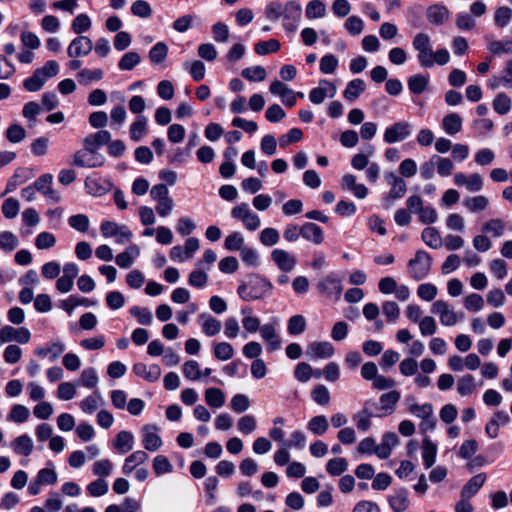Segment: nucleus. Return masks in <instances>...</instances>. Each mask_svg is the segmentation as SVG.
Wrapping results in <instances>:
<instances>
[{"label":"nucleus","mask_w":512,"mask_h":512,"mask_svg":"<svg viewBox=\"0 0 512 512\" xmlns=\"http://www.w3.org/2000/svg\"><path fill=\"white\" fill-rule=\"evenodd\" d=\"M272 289L273 285L268 279L258 274H249L240 282L237 293L243 301L249 302L262 299Z\"/></svg>","instance_id":"obj_1"},{"label":"nucleus","mask_w":512,"mask_h":512,"mask_svg":"<svg viewBox=\"0 0 512 512\" xmlns=\"http://www.w3.org/2000/svg\"><path fill=\"white\" fill-rule=\"evenodd\" d=\"M59 72V64L55 60H49L41 68L34 71L33 75L24 80L23 86L27 91H39L45 82Z\"/></svg>","instance_id":"obj_2"},{"label":"nucleus","mask_w":512,"mask_h":512,"mask_svg":"<svg viewBox=\"0 0 512 512\" xmlns=\"http://www.w3.org/2000/svg\"><path fill=\"white\" fill-rule=\"evenodd\" d=\"M432 267V257L424 250H418L408 261L409 275L415 281L425 279Z\"/></svg>","instance_id":"obj_3"},{"label":"nucleus","mask_w":512,"mask_h":512,"mask_svg":"<svg viewBox=\"0 0 512 512\" xmlns=\"http://www.w3.org/2000/svg\"><path fill=\"white\" fill-rule=\"evenodd\" d=\"M414 49L418 52L417 58L422 67H433L432 48L430 37L426 33H418L412 42Z\"/></svg>","instance_id":"obj_4"},{"label":"nucleus","mask_w":512,"mask_h":512,"mask_svg":"<svg viewBox=\"0 0 512 512\" xmlns=\"http://www.w3.org/2000/svg\"><path fill=\"white\" fill-rule=\"evenodd\" d=\"M413 126L407 121H398L385 129L383 139L388 144L401 142L412 134Z\"/></svg>","instance_id":"obj_5"},{"label":"nucleus","mask_w":512,"mask_h":512,"mask_svg":"<svg viewBox=\"0 0 512 512\" xmlns=\"http://www.w3.org/2000/svg\"><path fill=\"white\" fill-rule=\"evenodd\" d=\"M302 8L300 4L294 0L288 1L283 8V27L286 31L294 32L298 28L301 20Z\"/></svg>","instance_id":"obj_6"},{"label":"nucleus","mask_w":512,"mask_h":512,"mask_svg":"<svg viewBox=\"0 0 512 512\" xmlns=\"http://www.w3.org/2000/svg\"><path fill=\"white\" fill-rule=\"evenodd\" d=\"M231 216L243 222L246 229L255 231L260 227V218L257 214L253 213L247 203H241L231 210Z\"/></svg>","instance_id":"obj_7"},{"label":"nucleus","mask_w":512,"mask_h":512,"mask_svg":"<svg viewBox=\"0 0 512 512\" xmlns=\"http://www.w3.org/2000/svg\"><path fill=\"white\" fill-rule=\"evenodd\" d=\"M105 158L97 151L80 149L74 154L73 164L78 167L96 168L104 164Z\"/></svg>","instance_id":"obj_8"},{"label":"nucleus","mask_w":512,"mask_h":512,"mask_svg":"<svg viewBox=\"0 0 512 512\" xmlns=\"http://www.w3.org/2000/svg\"><path fill=\"white\" fill-rule=\"evenodd\" d=\"M30 338L31 334L29 330L24 327L14 328L7 325L0 330V344L11 341L26 344L29 342Z\"/></svg>","instance_id":"obj_9"},{"label":"nucleus","mask_w":512,"mask_h":512,"mask_svg":"<svg viewBox=\"0 0 512 512\" xmlns=\"http://www.w3.org/2000/svg\"><path fill=\"white\" fill-rule=\"evenodd\" d=\"M431 312L437 314L443 326L455 325V311L451 305L444 300H437L431 306Z\"/></svg>","instance_id":"obj_10"},{"label":"nucleus","mask_w":512,"mask_h":512,"mask_svg":"<svg viewBox=\"0 0 512 512\" xmlns=\"http://www.w3.org/2000/svg\"><path fill=\"white\" fill-rule=\"evenodd\" d=\"M53 176L49 173L41 175L35 182V188L43 194L49 201L58 203L61 201L59 192L52 188Z\"/></svg>","instance_id":"obj_11"},{"label":"nucleus","mask_w":512,"mask_h":512,"mask_svg":"<svg viewBox=\"0 0 512 512\" xmlns=\"http://www.w3.org/2000/svg\"><path fill=\"white\" fill-rule=\"evenodd\" d=\"M93 49V43L87 36L79 35L74 38L67 48V54L71 58L88 55Z\"/></svg>","instance_id":"obj_12"},{"label":"nucleus","mask_w":512,"mask_h":512,"mask_svg":"<svg viewBox=\"0 0 512 512\" xmlns=\"http://www.w3.org/2000/svg\"><path fill=\"white\" fill-rule=\"evenodd\" d=\"M334 347L328 341H314L307 345L306 355L310 359H327L333 356Z\"/></svg>","instance_id":"obj_13"},{"label":"nucleus","mask_w":512,"mask_h":512,"mask_svg":"<svg viewBox=\"0 0 512 512\" xmlns=\"http://www.w3.org/2000/svg\"><path fill=\"white\" fill-rule=\"evenodd\" d=\"M375 404L373 399H368L365 401L362 410L353 415V420L359 430L367 431L371 426L370 419L372 417H378L377 414L372 411V407Z\"/></svg>","instance_id":"obj_14"},{"label":"nucleus","mask_w":512,"mask_h":512,"mask_svg":"<svg viewBox=\"0 0 512 512\" xmlns=\"http://www.w3.org/2000/svg\"><path fill=\"white\" fill-rule=\"evenodd\" d=\"M157 431L158 427L153 424L145 425L142 428V444L147 451L155 452L162 446L163 442Z\"/></svg>","instance_id":"obj_15"},{"label":"nucleus","mask_w":512,"mask_h":512,"mask_svg":"<svg viewBox=\"0 0 512 512\" xmlns=\"http://www.w3.org/2000/svg\"><path fill=\"white\" fill-rule=\"evenodd\" d=\"M400 392L391 390L380 396V406L378 408L379 413H376L378 417L392 414L396 410L398 401L400 400Z\"/></svg>","instance_id":"obj_16"},{"label":"nucleus","mask_w":512,"mask_h":512,"mask_svg":"<svg viewBox=\"0 0 512 512\" xmlns=\"http://www.w3.org/2000/svg\"><path fill=\"white\" fill-rule=\"evenodd\" d=\"M271 259L283 272H290L296 266V258L283 249H274L271 252Z\"/></svg>","instance_id":"obj_17"},{"label":"nucleus","mask_w":512,"mask_h":512,"mask_svg":"<svg viewBox=\"0 0 512 512\" xmlns=\"http://www.w3.org/2000/svg\"><path fill=\"white\" fill-rule=\"evenodd\" d=\"M385 179L391 186L387 199L395 200L402 198L405 195L407 186L401 177L397 176L394 172H387L385 174Z\"/></svg>","instance_id":"obj_18"},{"label":"nucleus","mask_w":512,"mask_h":512,"mask_svg":"<svg viewBox=\"0 0 512 512\" xmlns=\"http://www.w3.org/2000/svg\"><path fill=\"white\" fill-rule=\"evenodd\" d=\"M269 90L272 94L278 95L281 97L282 102L288 106L293 107L296 103V95L288 88L285 84H283L279 80H274L269 87Z\"/></svg>","instance_id":"obj_19"},{"label":"nucleus","mask_w":512,"mask_h":512,"mask_svg":"<svg viewBox=\"0 0 512 512\" xmlns=\"http://www.w3.org/2000/svg\"><path fill=\"white\" fill-rule=\"evenodd\" d=\"M300 235L307 241L320 245L324 241V233L320 226L313 222L304 223L299 229Z\"/></svg>","instance_id":"obj_20"},{"label":"nucleus","mask_w":512,"mask_h":512,"mask_svg":"<svg viewBox=\"0 0 512 512\" xmlns=\"http://www.w3.org/2000/svg\"><path fill=\"white\" fill-rule=\"evenodd\" d=\"M111 140V134L107 130H100L94 134L88 135L84 141V147L82 149L89 151H97V149L104 145L108 144Z\"/></svg>","instance_id":"obj_21"},{"label":"nucleus","mask_w":512,"mask_h":512,"mask_svg":"<svg viewBox=\"0 0 512 512\" xmlns=\"http://www.w3.org/2000/svg\"><path fill=\"white\" fill-rule=\"evenodd\" d=\"M64 350L65 346L61 341H54L48 343L46 346L37 347L34 353L40 358L49 357V360L54 362L59 358Z\"/></svg>","instance_id":"obj_22"},{"label":"nucleus","mask_w":512,"mask_h":512,"mask_svg":"<svg viewBox=\"0 0 512 512\" xmlns=\"http://www.w3.org/2000/svg\"><path fill=\"white\" fill-rule=\"evenodd\" d=\"M133 372L148 382H155L161 376V369L157 364L147 366L145 363L138 362L134 364Z\"/></svg>","instance_id":"obj_23"},{"label":"nucleus","mask_w":512,"mask_h":512,"mask_svg":"<svg viewBox=\"0 0 512 512\" xmlns=\"http://www.w3.org/2000/svg\"><path fill=\"white\" fill-rule=\"evenodd\" d=\"M426 17L431 24L441 25L449 17V10L440 4H434L427 8Z\"/></svg>","instance_id":"obj_24"},{"label":"nucleus","mask_w":512,"mask_h":512,"mask_svg":"<svg viewBox=\"0 0 512 512\" xmlns=\"http://www.w3.org/2000/svg\"><path fill=\"white\" fill-rule=\"evenodd\" d=\"M486 481V474L479 473L473 476L462 488L461 497L471 498L473 497L484 485Z\"/></svg>","instance_id":"obj_25"},{"label":"nucleus","mask_w":512,"mask_h":512,"mask_svg":"<svg viewBox=\"0 0 512 512\" xmlns=\"http://www.w3.org/2000/svg\"><path fill=\"white\" fill-rule=\"evenodd\" d=\"M390 507L394 512H403L409 507L408 492L405 489L396 490L388 498Z\"/></svg>","instance_id":"obj_26"},{"label":"nucleus","mask_w":512,"mask_h":512,"mask_svg":"<svg viewBox=\"0 0 512 512\" xmlns=\"http://www.w3.org/2000/svg\"><path fill=\"white\" fill-rule=\"evenodd\" d=\"M149 456L145 451L138 450L130 454L124 462L122 472L129 475L136 467L148 460Z\"/></svg>","instance_id":"obj_27"},{"label":"nucleus","mask_w":512,"mask_h":512,"mask_svg":"<svg viewBox=\"0 0 512 512\" xmlns=\"http://www.w3.org/2000/svg\"><path fill=\"white\" fill-rule=\"evenodd\" d=\"M199 319L201 320L202 331L206 336L212 337L220 332L222 324L216 318L211 315L201 314Z\"/></svg>","instance_id":"obj_28"},{"label":"nucleus","mask_w":512,"mask_h":512,"mask_svg":"<svg viewBox=\"0 0 512 512\" xmlns=\"http://www.w3.org/2000/svg\"><path fill=\"white\" fill-rule=\"evenodd\" d=\"M259 330L261 337L268 343L269 351H275L280 348L281 341L272 325L265 324Z\"/></svg>","instance_id":"obj_29"},{"label":"nucleus","mask_w":512,"mask_h":512,"mask_svg":"<svg viewBox=\"0 0 512 512\" xmlns=\"http://www.w3.org/2000/svg\"><path fill=\"white\" fill-rule=\"evenodd\" d=\"M421 239L432 249H439L443 245V239L439 231L434 227H427L423 229Z\"/></svg>","instance_id":"obj_30"},{"label":"nucleus","mask_w":512,"mask_h":512,"mask_svg":"<svg viewBox=\"0 0 512 512\" xmlns=\"http://www.w3.org/2000/svg\"><path fill=\"white\" fill-rule=\"evenodd\" d=\"M134 437L129 431H120L114 441V448L119 453H127L133 448Z\"/></svg>","instance_id":"obj_31"},{"label":"nucleus","mask_w":512,"mask_h":512,"mask_svg":"<svg viewBox=\"0 0 512 512\" xmlns=\"http://www.w3.org/2000/svg\"><path fill=\"white\" fill-rule=\"evenodd\" d=\"M366 89V84L362 79H353L351 80L347 86L346 89L343 92V96L348 101H354L356 100L361 93H363Z\"/></svg>","instance_id":"obj_32"},{"label":"nucleus","mask_w":512,"mask_h":512,"mask_svg":"<svg viewBox=\"0 0 512 512\" xmlns=\"http://www.w3.org/2000/svg\"><path fill=\"white\" fill-rule=\"evenodd\" d=\"M442 126L449 135H455L462 129V118L457 113H450L442 120Z\"/></svg>","instance_id":"obj_33"},{"label":"nucleus","mask_w":512,"mask_h":512,"mask_svg":"<svg viewBox=\"0 0 512 512\" xmlns=\"http://www.w3.org/2000/svg\"><path fill=\"white\" fill-rule=\"evenodd\" d=\"M462 204L471 213H476L485 210L489 205V200L486 196L478 195L464 198Z\"/></svg>","instance_id":"obj_34"},{"label":"nucleus","mask_w":512,"mask_h":512,"mask_svg":"<svg viewBox=\"0 0 512 512\" xmlns=\"http://www.w3.org/2000/svg\"><path fill=\"white\" fill-rule=\"evenodd\" d=\"M407 82L410 92L419 95L426 90L429 84V76L423 74H415L410 76Z\"/></svg>","instance_id":"obj_35"},{"label":"nucleus","mask_w":512,"mask_h":512,"mask_svg":"<svg viewBox=\"0 0 512 512\" xmlns=\"http://www.w3.org/2000/svg\"><path fill=\"white\" fill-rule=\"evenodd\" d=\"M129 133L134 142L140 141L147 133V118L139 115L131 124Z\"/></svg>","instance_id":"obj_36"},{"label":"nucleus","mask_w":512,"mask_h":512,"mask_svg":"<svg viewBox=\"0 0 512 512\" xmlns=\"http://www.w3.org/2000/svg\"><path fill=\"white\" fill-rule=\"evenodd\" d=\"M12 447L16 454L28 456L33 451V441L28 435H21L12 442Z\"/></svg>","instance_id":"obj_37"},{"label":"nucleus","mask_w":512,"mask_h":512,"mask_svg":"<svg viewBox=\"0 0 512 512\" xmlns=\"http://www.w3.org/2000/svg\"><path fill=\"white\" fill-rule=\"evenodd\" d=\"M437 446L429 438L422 443V458L426 468H430L436 460Z\"/></svg>","instance_id":"obj_38"},{"label":"nucleus","mask_w":512,"mask_h":512,"mask_svg":"<svg viewBox=\"0 0 512 512\" xmlns=\"http://www.w3.org/2000/svg\"><path fill=\"white\" fill-rule=\"evenodd\" d=\"M103 71L101 69H82L77 73V80L81 85L88 86L95 81L103 78Z\"/></svg>","instance_id":"obj_39"},{"label":"nucleus","mask_w":512,"mask_h":512,"mask_svg":"<svg viewBox=\"0 0 512 512\" xmlns=\"http://www.w3.org/2000/svg\"><path fill=\"white\" fill-rule=\"evenodd\" d=\"M30 178L29 172L27 169L18 168L13 176L8 180L5 193H10L14 191L19 185L24 184Z\"/></svg>","instance_id":"obj_40"},{"label":"nucleus","mask_w":512,"mask_h":512,"mask_svg":"<svg viewBox=\"0 0 512 512\" xmlns=\"http://www.w3.org/2000/svg\"><path fill=\"white\" fill-rule=\"evenodd\" d=\"M305 15L308 19L323 18L326 15V6L321 0H311L306 5Z\"/></svg>","instance_id":"obj_41"},{"label":"nucleus","mask_w":512,"mask_h":512,"mask_svg":"<svg viewBox=\"0 0 512 512\" xmlns=\"http://www.w3.org/2000/svg\"><path fill=\"white\" fill-rule=\"evenodd\" d=\"M205 401L210 407L220 408L225 403V396L219 388H208L205 391Z\"/></svg>","instance_id":"obj_42"},{"label":"nucleus","mask_w":512,"mask_h":512,"mask_svg":"<svg viewBox=\"0 0 512 512\" xmlns=\"http://www.w3.org/2000/svg\"><path fill=\"white\" fill-rule=\"evenodd\" d=\"M141 62V56L134 51H130L125 53L120 61L118 62V67L122 71H130L134 69Z\"/></svg>","instance_id":"obj_43"},{"label":"nucleus","mask_w":512,"mask_h":512,"mask_svg":"<svg viewBox=\"0 0 512 512\" xmlns=\"http://www.w3.org/2000/svg\"><path fill=\"white\" fill-rule=\"evenodd\" d=\"M68 224L72 229L86 233L89 230L90 220L85 214H75L68 218Z\"/></svg>","instance_id":"obj_44"},{"label":"nucleus","mask_w":512,"mask_h":512,"mask_svg":"<svg viewBox=\"0 0 512 512\" xmlns=\"http://www.w3.org/2000/svg\"><path fill=\"white\" fill-rule=\"evenodd\" d=\"M241 75L250 82H261L266 78V70L264 67L257 65L245 68L242 70Z\"/></svg>","instance_id":"obj_45"},{"label":"nucleus","mask_w":512,"mask_h":512,"mask_svg":"<svg viewBox=\"0 0 512 512\" xmlns=\"http://www.w3.org/2000/svg\"><path fill=\"white\" fill-rule=\"evenodd\" d=\"M488 50L495 56L512 54V40H492L488 45Z\"/></svg>","instance_id":"obj_46"},{"label":"nucleus","mask_w":512,"mask_h":512,"mask_svg":"<svg viewBox=\"0 0 512 512\" xmlns=\"http://www.w3.org/2000/svg\"><path fill=\"white\" fill-rule=\"evenodd\" d=\"M328 427L329 423L324 415L315 416L308 422V429L315 435H323Z\"/></svg>","instance_id":"obj_47"},{"label":"nucleus","mask_w":512,"mask_h":512,"mask_svg":"<svg viewBox=\"0 0 512 512\" xmlns=\"http://www.w3.org/2000/svg\"><path fill=\"white\" fill-rule=\"evenodd\" d=\"M511 99L505 93H498L493 100V109L500 115L507 114L511 109Z\"/></svg>","instance_id":"obj_48"},{"label":"nucleus","mask_w":512,"mask_h":512,"mask_svg":"<svg viewBox=\"0 0 512 512\" xmlns=\"http://www.w3.org/2000/svg\"><path fill=\"white\" fill-rule=\"evenodd\" d=\"M475 390V379L471 374H466L459 378L457 383V391L461 396H467Z\"/></svg>","instance_id":"obj_49"},{"label":"nucleus","mask_w":512,"mask_h":512,"mask_svg":"<svg viewBox=\"0 0 512 512\" xmlns=\"http://www.w3.org/2000/svg\"><path fill=\"white\" fill-rule=\"evenodd\" d=\"M167 54V45L163 42H158L149 51V59L152 63L159 64L166 59Z\"/></svg>","instance_id":"obj_50"},{"label":"nucleus","mask_w":512,"mask_h":512,"mask_svg":"<svg viewBox=\"0 0 512 512\" xmlns=\"http://www.w3.org/2000/svg\"><path fill=\"white\" fill-rule=\"evenodd\" d=\"M435 167L437 169V173L442 177L449 176L453 169L454 164L449 158H442L438 155H433Z\"/></svg>","instance_id":"obj_51"},{"label":"nucleus","mask_w":512,"mask_h":512,"mask_svg":"<svg viewBox=\"0 0 512 512\" xmlns=\"http://www.w3.org/2000/svg\"><path fill=\"white\" fill-rule=\"evenodd\" d=\"M91 20L87 14H79L74 18L71 24V29L74 33L81 35L91 28Z\"/></svg>","instance_id":"obj_52"},{"label":"nucleus","mask_w":512,"mask_h":512,"mask_svg":"<svg viewBox=\"0 0 512 512\" xmlns=\"http://www.w3.org/2000/svg\"><path fill=\"white\" fill-rule=\"evenodd\" d=\"M153 470L157 476H160L172 472L173 466L166 456L157 455L153 460Z\"/></svg>","instance_id":"obj_53"},{"label":"nucleus","mask_w":512,"mask_h":512,"mask_svg":"<svg viewBox=\"0 0 512 512\" xmlns=\"http://www.w3.org/2000/svg\"><path fill=\"white\" fill-rule=\"evenodd\" d=\"M279 239V232L275 228H265L260 232L259 235L260 242L267 247L276 245L279 242Z\"/></svg>","instance_id":"obj_54"},{"label":"nucleus","mask_w":512,"mask_h":512,"mask_svg":"<svg viewBox=\"0 0 512 512\" xmlns=\"http://www.w3.org/2000/svg\"><path fill=\"white\" fill-rule=\"evenodd\" d=\"M348 468V463L345 458L330 459L326 465L327 472L332 476L341 475Z\"/></svg>","instance_id":"obj_55"},{"label":"nucleus","mask_w":512,"mask_h":512,"mask_svg":"<svg viewBox=\"0 0 512 512\" xmlns=\"http://www.w3.org/2000/svg\"><path fill=\"white\" fill-rule=\"evenodd\" d=\"M288 332L291 335H298L306 329V319L302 315H293L288 320Z\"/></svg>","instance_id":"obj_56"},{"label":"nucleus","mask_w":512,"mask_h":512,"mask_svg":"<svg viewBox=\"0 0 512 512\" xmlns=\"http://www.w3.org/2000/svg\"><path fill=\"white\" fill-rule=\"evenodd\" d=\"M19 245L17 237L9 232L4 231L0 233V248L6 252L15 250Z\"/></svg>","instance_id":"obj_57"},{"label":"nucleus","mask_w":512,"mask_h":512,"mask_svg":"<svg viewBox=\"0 0 512 512\" xmlns=\"http://www.w3.org/2000/svg\"><path fill=\"white\" fill-rule=\"evenodd\" d=\"M244 238L240 232H232L224 241V247L228 251H240L244 246Z\"/></svg>","instance_id":"obj_58"},{"label":"nucleus","mask_w":512,"mask_h":512,"mask_svg":"<svg viewBox=\"0 0 512 512\" xmlns=\"http://www.w3.org/2000/svg\"><path fill=\"white\" fill-rule=\"evenodd\" d=\"M113 470V463L109 459L98 460L93 464L92 472L100 478L107 477Z\"/></svg>","instance_id":"obj_59"},{"label":"nucleus","mask_w":512,"mask_h":512,"mask_svg":"<svg viewBox=\"0 0 512 512\" xmlns=\"http://www.w3.org/2000/svg\"><path fill=\"white\" fill-rule=\"evenodd\" d=\"M214 355L218 360L226 361L233 357L234 349L228 342H220L214 346Z\"/></svg>","instance_id":"obj_60"},{"label":"nucleus","mask_w":512,"mask_h":512,"mask_svg":"<svg viewBox=\"0 0 512 512\" xmlns=\"http://www.w3.org/2000/svg\"><path fill=\"white\" fill-rule=\"evenodd\" d=\"M512 19V9L507 6H501L495 11L494 23L496 26L503 28L508 25Z\"/></svg>","instance_id":"obj_61"},{"label":"nucleus","mask_w":512,"mask_h":512,"mask_svg":"<svg viewBox=\"0 0 512 512\" xmlns=\"http://www.w3.org/2000/svg\"><path fill=\"white\" fill-rule=\"evenodd\" d=\"M280 49V43L276 39H270L268 41H260L255 45V52L258 55H266L269 53H275Z\"/></svg>","instance_id":"obj_62"},{"label":"nucleus","mask_w":512,"mask_h":512,"mask_svg":"<svg viewBox=\"0 0 512 512\" xmlns=\"http://www.w3.org/2000/svg\"><path fill=\"white\" fill-rule=\"evenodd\" d=\"M131 12L140 18H149L152 15V8L145 0H136L132 3Z\"/></svg>","instance_id":"obj_63"},{"label":"nucleus","mask_w":512,"mask_h":512,"mask_svg":"<svg viewBox=\"0 0 512 512\" xmlns=\"http://www.w3.org/2000/svg\"><path fill=\"white\" fill-rule=\"evenodd\" d=\"M20 210L19 201L15 198H7L2 204V213L8 219L15 218Z\"/></svg>","instance_id":"obj_64"}]
</instances>
